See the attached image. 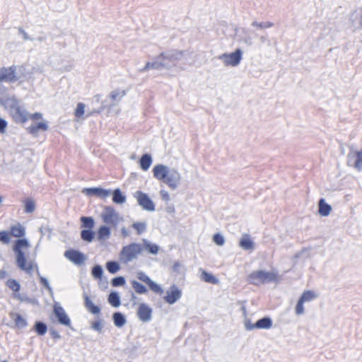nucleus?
Segmentation results:
<instances>
[{
	"label": "nucleus",
	"mask_w": 362,
	"mask_h": 362,
	"mask_svg": "<svg viewBox=\"0 0 362 362\" xmlns=\"http://www.w3.org/2000/svg\"><path fill=\"white\" fill-rule=\"evenodd\" d=\"M0 105L8 111L10 116L16 123L24 124L29 119L37 121L42 118V114L40 112L30 114L21 104V101L13 95L0 96Z\"/></svg>",
	"instance_id": "1"
},
{
	"label": "nucleus",
	"mask_w": 362,
	"mask_h": 362,
	"mask_svg": "<svg viewBox=\"0 0 362 362\" xmlns=\"http://www.w3.org/2000/svg\"><path fill=\"white\" fill-rule=\"evenodd\" d=\"M183 52L177 50H170L161 53L153 58L152 62H146L145 66L141 69V72H144L150 69L170 70L175 67L176 62L182 58Z\"/></svg>",
	"instance_id": "2"
},
{
	"label": "nucleus",
	"mask_w": 362,
	"mask_h": 362,
	"mask_svg": "<svg viewBox=\"0 0 362 362\" xmlns=\"http://www.w3.org/2000/svg\"><path fill=\"white\" fill-rule=\"evenodd\" d=\"M153 176L166 184L171 189H177L181 184L182 176L178 170L163 164L156 165L153 168Z\"/></svg>",
	"instance_id": "3"
},
{
	"label": "nucleus",
	"mask_w": 362,
	"mask_h": 362,
	"mask_svg": "<svg viewBox=\"0 0 362 362\" xmlns=\"http://www.w3.org/2000/svg\"><path fill=\"white\" fill-rule=\"evenodd\" d=\"M30 247V244L27 239L16 240L13 246V250L16 255L17 266L21 269L30 274L37 267L33 261L27 260V255Z\"/></svg>",
	"instance_id": "4"
},
{
	"label": "nucleus",
	"mask_w": 362,
	"mask_h": 362,
	"mask_svg": "<svg viewBox=\"0 0 362 362\" xmlns=\"http://www.w3.org/2000/svg\"><path fill=\"white\" fill-rule=\"evenodd\" d=\"M143 253V247L141 243H130L122 247L119 254V260L121 263L127 264L136 259Z\"/></svg>",
	"instance_id": "5"
},
{
	"label": "nucleus",
	"mask_w": 362,
	"mask_h": 362,
	"mask_svg": "<svg viewBox=\"0 0 362 362\" xmlns=\"http://www.w3.org/2000/svg\"><path fill=\"white\" fill-rule=\"evenodd\" d=\"M100 218L105 225L112 228L116 227L123 221V217L112 206H106L100 214Z\"/></svg>",
	"instance_id": "6"
},
{
	"label": "nucleus",
	"mask_w": 362,
	"mask_h": 362,
	"mask_svg": "<svg viewBox=\"0 0 362 362\" xmlns=\"http://www.w3.org/2000/svg\"><path fill=\"white\" fill-rule=\"evenodd\" d=\"M243 52L241 49H236L234 52H225L220 54L218 59L225 66L237 67L243 59Z\"/></svg>",
	"instance_id": "7"
},
{
	"label": "nucleus",
	"mask_w": 362,
	"mask_h": 362,
	"mask_svg": "<svg viewBox=\"0 0 362 362\" xmlns=\"http://www.w3.org/2000/svg\"><path fill=\"white\" fill-rule=\"evenodd\" d=\"M248 280L250 283L258 285L276 281L277 276L274 272L259 270L250 274L248 276Z\"/></svg>",
	"instance_id": "8"
},
{
	"label": "nucleus",
	"mask_w": 362,
	"mask_h": 362,
	"mask_svg": "<svg viewBox=\"0 0 362 362\" xmlns=\"http://www.w3.org/2000/svg\"><path fill=\"white\" fill-rule=\"evenodd\" d=\"M347 164L358 171L362 170V149L351 150L347 156Z\"/></svg>",
	"instance_id": "9"
},
{
	"label": "nucleus",
	"mask_w": 362,
	"mask_h": 362,
	"mask_svg": "<svg viewBox=\"0 0 362 362\" xmlns=\"http://www.w3.org/2000/svg\"><path fill=\"white\" fill-rule=\"evenodd\" d=\"M134 197L136 199L138 204L143 208V209L148 211H155V204L147 194L141 191H137L134 194Z\"/></svg>",
	"instance_id": "10"
},
{
	"label": "nucleus",
	"mask_w": 362,
	"mask_h": 362,
	"mask_svg": "<svg viewBox=\"0 0 362 362\" xmlns=\"http://www.w3.org/2000/svg\"><path fill=\"white\" fill-rule=\"evenodd\" d=\"M182 297V291L175 285H172L165 293L164 300L170 305L178 301Z\"/></svg>",
	"instance_id": "11"
},
{
	"label": "nucleus",
	"mask_w": 362,
	"mask_h": 362,
	"mask_svg": "<svg viewBox=\"0 0 362 362\" xmlns=\"http://www.w3.org/2000/svg\"><path fill=\"white\" fill-rule=\"evenodd\" d=\"M54 313L58 320V322L63 325L70 327L71 320L66 313L64 309L60 305L59 303H54Z\"/></svg>",
	"instance_id": "12"
},
{
	"label": "nucleus",
	"mask_w": 362,
	"mask_h": 362,
	"mask_svg": "<svg viewBox=\"0 0 362 362\" xmlns=\"http://www.w3.org/2000/svg\"><path fill=\"white\" fill-rule=\"evenodd\" d=\"M152 313L153 310L146 303H141L139 305L136 314L139 320L146 322L151 320Z\"/></svg>",
	"instance_id": "13"
},
{
	"label": "nucleus",
	"mask_w": 362,
	"mask_h": 362,
	"mask_svg": "<svg viewBox=\"0 0 362 362\" xmlns=\"http://www.w3.org/2000/svg\"><path fill=\"white\" fill-rule=\"evenodd\" d=\"M83 192L88 196L95 195L101 199H106L112 194L110 190L100 187L86 188L83 190Z\"/></svg>",
	"instance_id": "14"
},
{
	"label": "nucleus",
	"mask_w": 362,
	"mask_h": 362,
	"mask_svg": "<svg viewBox=\"0 0 362 362\" xmlns=\"http://www.w3.org/2000/svg\"><path fill=\"white\" fill-rule=\"evenodd\" d=\"M18 78L15 74V68L10 66L8 68L0 69V81L14 82Z\"/></svg>",
	"instance_id": "15"
},
{
	"label": "nucleus",
	"mask_w": 362,
	"mask_h": 362,
	"mask_svg": "<svg viewBox=\"0 0 362 362\" xmlns=\"http://www.w3.org/2000/svg\"><path fill=\"white\" fill-rule=\"evenodd\" d=\"M64 256L73 263L80 265L84 262L86 257L77 250H67L64 253Z\"/></svg>",
	"instance_id": "16"
},
{
	"label": "nucleus",
	"mask_w": 362,
	"mask_h": 362,
	"mask_svg": "<svg viewBox=\"0 0 362 362\" xmlns=\"http://www.w3.org/2000/svg\"><path fill=\"white\" fill-rule=\"evenodd\" d=\"M112 228V227L105 224L100 226L97 232L98 240L101 243L107 241L111 236Z\"/></svg>",
	"instance_id": "17"
},
{
	"label": "nucleus",
	"mask_w": 362,
	"mask_h": 362,
	"mask_svg": "<svg viewBox=\"0 0 362 362\" xmlns=\"http://www.w3.org/2000/svg\"><path fill=\"white\" fill-rule=\"evenodd\" d=\"M48 124L45 120H41L39 122H33L29 126L28 131L33 135H37L40 130L47 131Z\"/></svg>",
	"instance_id": "18"
},
{
	"label": "nucleus",
	"mask_w": 362,
	"mask_h": 362,
	"mask_svg": "<svg viewBox=\"0 0 362 362\" xmlns=\"http://www.w3.org/2000/svg\"><path fill=\"white\" fill-rule=\"evenodd\" d=\"M11 320L14 322V327L18 329L25 328L28 325L27 320L18 313H11L9 314Z\"/></svg>",
	"instance_id": "19"
},
{
	"label": "nucleus",
	"mask_w": 362,
	"mask_h": 362,
	"mask_svg": "<svg viewBox=\"0 0 362 362\" xmlns=\"http://www.w3.org/2000/svg\"><path fill=\"white\" fill-rule=\"evenodd\" d=\"M239 246L245 250H253L255 243L248 234H244L240 240Z\"/></svg>",
	"instance_id": "20"
},
{
	"label": "nucleus",
	"mask_w": 362,
	"mask_h": 362,
	"mask_svg": "<svg viewBox=\"0 0 362 362\" xmlns=\"http://www.w3.org/2000/svg\"><path fill=\"white\" fill-rule=\"evenodd\" d=\"M83 297L84 300V306L86 310L93 315L99 314L100 312V308L98 306L94 305L90 296L87 293H83Z\"/></svg>",
	"instance_id": "21"
},
{
	"label": "nucleus",
	"mask_w": 362,
	"mask_h": 362,
	"mask_svg": "<svg viewBox=\"0 0 362 362\" xmlns=\"http://www.w3.org/2000/svg\"><path fill=\"white\" fill-rule=\"evenodd\" d=\"M141 246L143 247V252L145 250L149 254L153 255H157L160 250V247L158 245L146 239L143 240L142 243H141Z\"/></svg>",
	"instance_id": "22"
},
{
	"label": "nucleus",
	"mask_w": 362,
	"mask_h": 362,
	"mask_svg": "<svg viewBox=\"0 0 362 362\" xmlns=\"http://www.w3.org/2000/svg\"><path fill=\"white\" fill-rule=\"evenodd\" d=\"M255 327L259 329H269L272 327V320L268 317H263L255 323Z\"/></svg>",
	"instance_id": "23"
},
{
	"label": "nucleus",
	"mask_w": 362,
	"mask_h": 362,
	"mask_svg": "<svg viewBox=\"0 0 362 362\" xmlns=\"http://www.w3.org/2000/svg\"><path fill=\"white\" fill-rule=\"evenodd\" d=\"M332 211V206L324 199L319 201V214L322 216H327Z\"/></svg>",
	"instance_id": "24"
},
{
	"label": "nucleus",
	"mask_w": 362,
	"mask_h": 362,
	"mask_svg": "<svg viewBox=\"0 0 362 362\" xmlns=\"http://www.w3.org/2000/svg\"><path fill=\"white\" fill-rule=\"evenodd\" d=\"M318 297V294L311 290L305 291L299 299L301 300L304 303H310L316 299Z\"/></svg>",
	"instance_id": "25"
},
{
	"label": "nucleus",
	"mask_w": 362,
	"mask_h": 362,
	"mask_svg": "<svg viewBox=\"0 0 362 362\" xmlns=\"http://www.w3.org/2000/svg\"><path fill=\"white\" fill-rule=\"evenodd\" d=\"M11 233L16 238H21L25 235V230L23 226L17 223L11 226Z\"/></svg>",
	"instance_id": "26"
},
{
	"label": "nucleus",
	"mask_w": 362,
	"mask_h": 362,
	"mask_svg": "<svg viewBox=\"0 0 362 362\" xmlns=\"http://www.w3.org/2000/svg\"><path fill=\"white\" fill-rule=\"evenodd\" d=\"M127 91L124 89H117L111 92L110 98L114 105L118 103L126 95Z\"/></svg>",
	"instance_id": "27"
},
{
	"label": "nucleus",
	"mask_w": 362,
	"mask_h": 362,
	"mask_svg": "<svg viewBox=\"0 0 362 362\" xmlns=\"http://www.w3.org/2000/svg\"><path fill=\"white\" fill-rule=\"evenodd\" d=\"M112 201L115 204H122L126 202V197L119 189H116L112 192Z\"/></svg>",
	"instance_id": "28"
},
{
	"label": "nucleus",
	"mask_w": 362,
	"mask_h": 362,
	"mask_svg": "<svg viewBox=\"0 0 362 362\" xmlns=\"http://www.w3.org/2000/svg\"><path fill=\"white\" fill-rule=\"evenodd\" d=\"M152 163V158L149 154H144L141 156L139 164L140 167L144 170H147Z\"/></svg>",
	"instance_id": "29"
},
{
	"label": "nucleus",
	"mask_w": 362,
	"mask_h": 362,
	"mask_svg": "<svg viewBox=\"0 0 362 362\" xmlns=\"http://www.w3.org/2000/svg\"><path fill=\"white\" fill-rule=\"evenodd\" d=\"M201 279L204 280L205 282L211 283L213 284H218L219 282V280L213 276L211 274L208 273L207 272L204 270H202L201 274Z\"/></svg>",
	"instance_id": "30"
},
{
	"label": "nucleus",
	"mask_w": 362,
	"mask_h": 362,
	"mask_svg": "<svg viewBox=\"0 0 362 362\" xmlns=\"http://www.w3.org/2000/svg\"><path fill=\"white\" fill-rule=\"evenodd\" d=\"M109 303L115 307L117 308L120 305V297L117 292H111L108 297Z\"/></svg>",
	"instance_id": "31"
},
{
	"label": "nucleus",
	"mask_w": 362,
	"mask_h": 362,
	"mask_svg": "<svg viewBox=\"0 0 362 362\" xmlns=\"http://www.w3.org/2000/svg\"><path fill=\"white\" fill-rule=\"evenodd\" d=\"M241 310L243 311V315L244 316L243 323L245 329L247 331L256 329V327H255V323H252L250 320L247 317V312L245 308L242 307Z\"/></svg>",
	"instance_id": "32"
},
{
	"label": "nucleus",
	"mask_w": 362,
	"mask_h": 362,
	"mask_svg": "<svg viewBox=\"0 0 362 362\" xmlns=\"http://www.w3.org/2000/svg\"><path fill=\"white\" fill-rule=\"evenodd\" d=\"M94 232L92 229H84L81 232V238L88 243H91L94 239Z\"/></svg>",
	"instance_id": "33"
},
{
	"label": "nucleus",
	"mask_w": 362,
	"mask_h": 362,
	"mask_svg": "<svg viewBox=\"0 0 362 362\" xmlns=\"http://www.w3.org/2000/svg\"><path fill=\"white\" fill-rule=\"evenodd\" d=\"M113 320L115 326L121 327L126 323V319L124 316L120 313H115L113 315Z\"/></svg>",
	"instance_id": "34"
},
{
	"label": "nucleus",
	"mask_w": 362,
	"mask_h": 362,
	"mask_svg": "<svg viewBox=\"0 0 362 362\" xmlns=\"http://www.w3.org/2000/svg\"><path fill=\"white\" fill-rule=\"evenodd\" d=\"M132 286L134 291L139 294H144L148 292L147 288L144 285H142L141 284L136 281H132Z\"/></svg>",
	"instance_id": "35"
},
{
	"label": "nucleus",
	"mask_w": 362,
	"mask_h": 362,
	"mask_svg": "<svg viewBox=\"0 0 362 362\" xmlns=\"http://www.w3.org/2000/svg\"><path fill=\"white\" fill-rule=\"evenodd\" d=\"M132 226L136 231L137 234L140 235L146 231L147 223L145 221L136 222Z\"/></svg>",
	"instance_id": "36"
},
{
	"label": "nucleus",
	"mask_w": 362,
	"mask_h": 362,
	"mask_svg": "<svg viewBox=\"0 0 362 362\" xmlns=\"http://www.w3.org/2000/svg\"><path fill=\"white\" fill-rule=\"evenodd\" d=\"M106 268L110 274H115L120 269V266L117 262L110 261L107 262Z\"/></svg>",
	"instance_id": "37"
},
{
	"label": "nucleus",
	"mask_w": 362,
	"mask_h": 362,
	"mask_svg": "<svg viewBox=\"0 0 362 362\" xmlns=\"http://www.w3.org/2000/svg\"><path fill=\"white\" fill-rule=\"evenodd\" d=\"M148 286L153 292L157 294L161 295L163 293V289L162 288V287L158 284L152 281L151 279L148 283Z\"/></svg>",
	"instance_id": "38"
},
{
	"label": "nucleus",
	"mask_w": 362,
	"mask_h": 362,
	"mask_svg": "<svg viewBox=\"0 0 362 362\" xmlns=\"http://www.w3.org/2000/svg\"><path fill=\"white\" fill-rule=\"evenodd\" d=\"M83 227L86 229H92L94 227V220L92 217L83 216L81 218Z\"/></svg>",
	"instance_id": "39"
},
{
	"label": "nucleus",
	"mask_w": 362,
	"mask_h": 362,
	"mask_svg": "<svg viewBox=\"0 0 362 362\" xmlns=\"http://www.w3.org/2000/svg\"><path fill=\"white\" fill-rule=\"evenodd\" d=\"M24 209L27 213H33L35 209V204L33 200L28 199L24 202Z\"/></svg>",
	"instance_id": "40"
},
{
	"label": "nucleus",
	"mask_w": 362,
	"mask_h": 362,
	"mask_svg": "<svg viewBox=\"0 0 362 362\" xmlns=\"http://www.w3.org/2000/svg\"><path fill=\"white\" fill-rule=\"evenodd\" d=\"M35 329L39 335H44L47 330V325L41 322H37L35 323Z\"/></svg>",
	"instance_id": "41"
},
{
	"label": "nucleus",
	"mask_w": 362,
	"mask_h": 362,
	"mask_svg": "<svg viewBox=\"0 0 362 362\" xmlns=\"http://www.w3.org/2000/svg\"><path fill=\"white\" fill-rule=\"evenodd\" d=\"M86 105L84 103H79L75 110V116L78 118H84Z\"/></svg>",
	"instance_id": "42"
},
{
	"label": "nucleus",
	"mask_w": 362,
	"mask_h": 362,
	"mask_svg": "<svg viewBox=\"0 0 362 362\" xmlns=\"http://www.w3.org/2000/svg\"><path fill=\"white\" fill-rule=\"evenodd\" d=\"M6 286L14 292H18L21 288L19 283L14 279H8L6 281Z\"/></svg>",
	"instance_id": "43"
},
{
	"label": "nucleus",
	"mask_w": 362,
	"mask_h": 362,
	"mask_svg": "<svg viewBox=\"0 0 362 362\" xmlns=\"http://www.w3.org/2000/svg\"><path fill=\"white\" fill-rule=\"evenodd\" d=\"M91 273L95 279H100L103 274L102 267L100 265H95V267H93Z\"/></svg>",
	"instance_id": "44"
},
{
	"label": "nucleus",
	"mask_w": 362,
	"mask_h": 362,
	"mask_svg": "<svg viewBox=\"0 0 362 362\" xmlns=\"http://www.w3.org/2000/svg\"><path fill=\"white\" fill-rule=\"evenodd\" d=\"M11 240L10 233L6 230L0 231V242L4 244H8Z\"/></svg>",
	"instance_id": "45"
},
{
	"label": "nucleus",
	"mask_w": 362,
	"mask_h": 362,
	"mask_svg": "<svg viewBox=\"0 0 362 362\" xmlns=\"http://www.w3.org/2000/svg\"><path fill=\"white\" fill-rule=\"evenodd\" d=\"M213 241L218 246H223L225 244V238L221 233H216L213 237Z\"/></svg>",
	"instance_id": "46"
},
{
	"label": "nucleus",
	"mask_w": 362,
	"mask_h": 362,
	"mask_svg": "<svg viewBox=\"0 0 362 362\" xmlns=\"http://www.w3.org/2000/svg\"><path fill=\"white\" fill-rule=\"evenodd\" d=\"M173 269L175 272L177 274H182L185 272L184 266L179 261H176L173 263Z\"/></svg>",
	"instance_id": "47"
},
{
	"label": "nucleus",
	"mask_w": 362,
	"mask_h": 362,
	"mask_svg": "<svg viewBox=\"0 0 362 362\" xmlns=\"http://www.w3.org/2000/svg\"><path fill=\"white\" fill-rule=\"evenodd\" d=\"M304 303L299 299L297 302V304L295 307V313L297 315H302L304 314Z\"/></svg>",
	"instance_id": "48"
},
{
	"label": "nucleus",
	"mask_w": 362,
	"mask_h": 362,
	"mask_svg": "<svg viewBox=\"0 0 362 362\" xmlns=\"http://www.w3.org/2000/svg\"><path fill=\"white\" fill-rule=\"evenodd\" d=\"M18 33L22 35L24 41H33V37H30L28 33L21 27L18 28Z\"/></svg>",
	"instance_id": "49"
},
{
	"label": "nucleus",
	"mask_w": 362,
	"mask_h": 362,
	"mask_svg": "<svg viewBox=\"0 0 362 362\" xmlns=\"http://www.w3.org/2000/svg\"><path fill=\"white\" fill-rule=\"evenodd\" d=\"M125 284V279L122 276H117L112 280V285L113 286H120Z\"/></svg>",
	"instance_id": "50"
},
{
	"label": "nucleus",
	"mask_w": 362,
	"mask_h": 362,
	"mask_svg": "<svg viewBox=\"0 0 362 362\" xmlns=\"http://www.w3.org/2000/svg\"><path fill=\"white\" fill-rule=\"evenodd\" d=\"M136 277L141 281L148 284L150 281L151 279L148 275H146L144 272H138L136 274Z\"/></svg>",
	"instance_id": "51"
},
{
	"label": "nucleus",
	"mask_w": 362,
	"mask_h": 362,
	"mask_svg": "<svg viewBox=\"0 0 362 362\" xmlns=\"http://www.w3.org/2000/svg\"><path fill=\"white\" fill-rule=\"evenodd\" d=\"M91 327L94 330H95L98 332H101L102 329H103V324L100 320L95 321V322H91Z\"/></svg>",
	"instance_id": "52"
},
{
	"label": "nucleus",
	"mask_w": 362,
	"mask_h": 362,
	"mask_svg": "<svg viewBox=\"0 0 362 362\" xmlns=\"http://www.w3.org/2000/svg\"><path fill=\"white\" fill-rule=\"evenodd\" d=\"M41 283L45 286V287L48 290L50 295L53 294V290L51 288L48 280L45 277H40Z\"/></svg>",
	"instance_id": "53"
},
{
	"label": "nucleus",
	"mask_w": 362,
	"mask_h": 362,
	"mask_svg": "<svg viewBox=\"0 0 362 362\" xmlns=\"http://www.w3.org/2000/svg\"><path fill=\"white\" fill-rule=\"evenodd\" d=\"M252 25L255 27H259L260 28H267L272 26V23H258L257 21H254Z\"/></svg>",
	"instance_id": "54"
},
{
	"label": "nucleus",
	"mask_w": 362,
	"mask_h": 362,
	"mask_svg": "<svg viewBox=\"0 0 362 362\" xmlns=\"http://www.w3.org/2000/svg\"><path fill=\"white\" fill-rule=\"evenodd\" d=\"M160 196L163 201L168 202L170 200L169 193L165 189L160 191Z\"/></svg>",
	"instance_id": "55"
},
{
	"label": "nucleus",
	"mask_w": 362,
	"mask_h": 362,
	"mask_svg": "<svg viewBox=\"0 0 362 362\" xmlns=\"http://www.w3.org/2000/svg\"><path fill=\"white\" fill-rule=\"evenodd\" d=\"M6 126H7V122L4 119L0 117V133L1 134L5 133Z\"/></svg>",
	"instance_id": "56"
},
{
	"label": "nucleus",
	"mask_w": 362,
	"mask_h": 362,
	"mask_svg": "<svg viewBox=\"0 0 362 362\" xmlns=\"http://www.w3.org/2000/svg\"><path fill=\"white\" fill-rule=\"evenodd\" d=\"M121 233H122V235L123 237L126 238V237H128L130 235V231L129 229H127V228L125 227H123L122 229H121Z\"/></svg>",
	"instance_id": "57"
},
{
	"label": "nucleus",
	"mask_w": 362,
	"mask_h": 362,
	"mask_svg": "<svg viewBox=\"0 0 362 362\" xmlns=\"http://www.w3.org/2000/svg\"><path fill=\"white\" fill-rule=\"evenodd\" d=\"M51 335L52 337L54 339H59L61 338V335L59 334L58 332L55 331V330H52L51 331Z\"/></svg>",
	"instance_id": "58"
},
{
	"label": "nucleus",
	"mask_w": 362,
	"mask_h": 362,
	"mask_svg": "<svg viewBox=\"0 0 362 362\" xmlns=\"http://www.w3.org/2000/svg\"><path fill=\"white\" fill-rule=\"evenodd\" d=\"M8 276L7 272L4 269H0V279H4Z\"/></svg>",
	"instance_id": "59"
},
{
	"label": "nucleus",
	"mask_w": 362,
	"mask_h": 362,
	"mask_svg": "<svg viewBox=\"0 0 362 362\" xmlns=\"http://www.w3.org/2000/svg\"><path fill=\"white\" fill-rule=\"evenodd\" d=\"M259 40L262 42H269V37H267V36H262L260 38H259Z\"/></svg>",
	"instance_id": "60"
},
{
	"label": "nucleus",
	"mask_w": 362,
	"mask_h": 362,
	"mask_svg": "<svg viewBox=\"0 0 362 362\" xmlns=\"http://www.w3.org/2000/svg\"><path fill=\"white\" fill-rule=\"evenodd\" d=\"M361 17H360V20H359V23H359L360 28H362V8L361 9Z\"/></svg>",
	"instance_id": "61"
},
{
	"label": "nucleus",
	"mask_w": 362,
	"mask_h": 362,
	"mask_svg": "<svg viewBox=\"0 0 362 362\" xmlns=\"http://www.w3.org/2000/svg\"><path fill=\"white\" fill-rule=\"evenodd\" d=\"M18 70H19V71H20L21 74H23V73H24V71H25V67H23V66H21V67H19Z\"/></svg>",
	"instance_id": "62"
},
{
	"label": "nucleus",
	"mask_w": 362,
	"mask_h": 362,
	"mask_svg": "<svg viewBox=\"0 0 362 362\" xmlns=\"http://www.w3.org/2000/svg\"><path fill=\"white\" fill-rule=\"evenodd\" d=\"M168 211H169V212H173V211H174V208H173H173H168Z\"/></svg>",
	"instance_id": "63"
},
{
	"label": "nucleus",
	"mask_w": 362,
	"mask_h": 362,
	"mask_svg": "<svg viewBox=\"0 0 362 362\" xmlns=\"http://www.w3.org/2000/svg\"><path fill=\"white\" fill-rule=\"evenodd\" d=\"M132 300L136 299V296L134 294L132 295Z\"/></svg>",
	"instance_id": "64"
}]
</instances>
